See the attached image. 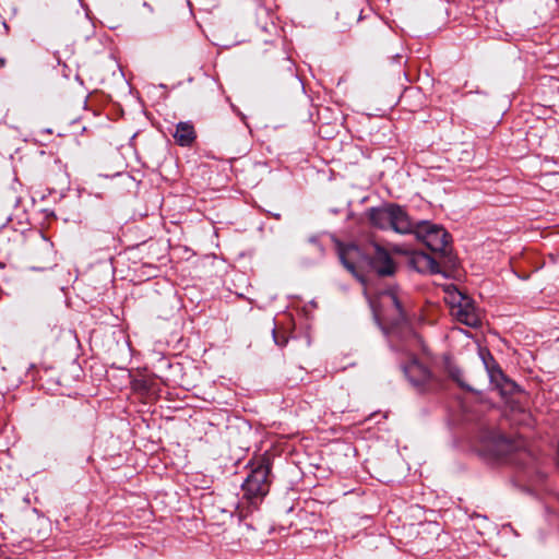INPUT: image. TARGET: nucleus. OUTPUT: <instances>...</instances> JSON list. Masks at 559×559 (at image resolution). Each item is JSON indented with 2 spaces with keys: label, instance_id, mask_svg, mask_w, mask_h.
<instances>
[{
  "label": "nucleus",
  "instance_id": "6e6552de",
  "mask_svg": "<svg viewBox=\"0 0 559 559\" xmlns=\"http://www.w3.org/2000/svg\"><path fill=\"white\" fill-rule=\"evenodd\" d=\"M405 373L408 378L419 384L429 379L430 372L423 364L417 361L416 359L412 360L405 368Z\"/></svg>",
  "mask_w": 559,
  "mask_h": 559
},
{
  "label": "nucleus",
  "instance_id": "f257e3e1",
  "mask_svg": "<svg viewBox=\"0 0 559 559\" xmlns=\"http://www.w3.org/2000/svg\"><path fill=\"white\" fill-rule=\"evenodd\" d=\"M409 233L414 234L432 252L441 257L450 253L451 237L441 225L428 221L412 222V230Z\"/></svg>",
  "mask_w": 559,
  "mask_h": 559
},
{
  "label": "nucleus",
  "instance_id": "f03ea898",
  "mask_svg": "<svg viewBox=\"0 0 559 559\" xmlns=\"http://www.w3.org/2000/svg\"><path fill=\"white\" fill-rule=\"evenodd\" d=\"M370 306L378 321L385 324H399L405 318L401 299L394 290L381 292L370 298Z\"/></svg>",
  "mask_w": 559,
  "mask_h": 559
},
{
  "label": "nucleus",
  "instance_id": "9b49d317",
  "mask_svg": "<svg viewBox=\"0 0 559 559\" xmlns=\"http://www.w3.org/2000/svg\"><path fill=\"white\" fill-rule=\"evenodd\" d=\"M360 258V250L358 247L350 245L345 248L340 249V259L344 266L350 271L352 273L355 272V262L357 259Z\"/></svg>",
  "mask_w": 559,
  "mask_h": 559
},
{
  "label": "nucleus",
  "instance_id": "0eeeda50",
  "mask_svg": "<svg viewBox=\"0 0 559 559\" xmlns=\"http://www.w3.org/2000/svg\"><path fill=\"white\" fill-rule=\"evenodd\" d=\"M451 314L459 322L467 326L476 328L480 324V318L476 312L474 305L469 298L465 300L463 304H461V307L456 308L455 310H452Z\"/></svg>",
  "mask_w": 559,
  "mask_h": 559
},
{
  "label": "nucleus",
  "instance_id": "f8f14e48",
  "mask_svg": "<svg viewBox=\"0 0 559 559\" xmlns=\"http://www.w3.org/2000/svg\"><path fill=\"white\" fill-rule=\"evenodd\" d=\"M467 299L468 297L464 295L462 292H460L456 287H447L444 300L450 306L451 311L461 307V304H463Z\"/></svg>",
  "mask_w": 559,
  "mask_h": 559
},
{
  "label": "nucleus",
  "instance_id": "7ed1b4c3",
  "mask_svg": "<svg viewBox=\"0 0 559 559\" xmlns=\"http://www.w3.org/2000/svg\"><path fill=\"white\" fill-rule=\"evenodd\" d=\"M371 223L379 228H392L396 233L407 234L412 230V221L399 205L372 209L369 214Z\"/></svg>",
  "mask_w": 559,
  "mask_h": 559
},
{
  "label": "nucleus",
  "instance_id": "1a4fd4ad",
  "mask_svg": "<svg viewBox=\"0 0 559 559\" xmlns=\"http://www.w3.org/2000/svg\"><path fill=\"white\" fill-rule=\"evenodd\" d=\"M174 138L181 146L190 145L195 139L193 126L189 122H179L176 127Z\"/></svg>",
  "mask_w": 559,
  "mask_h": 559
},
{
  "label": "nucleus",
  "instance_id": "39448f33",
  "mask_svg": "<svg viewBox=\"0 0 559 559\" xmlns=\"http://www.w3.org/2000/svg\"><path fill=\"white\" fill-rule=\"evenodd\" d=\"M479 354L488 371L491 382L496 384L501 395H511L516 392L519 389L518 385L512 380L507 379L499 368L489 364V360L492 361L490 354L485 349H480Z\"/></svg>",
  "mask_w": 559,
  "mask_h": 559
},
{
  "label": "nucleus",
  "instance_id": "ddd939ff",
  "mask_svg": "<svg viewBox=\"0 0 559 559\" xmlns=\"http://www.w3.org/2000/svg\"><path fill=\"white\" fill-rule=\"evenodd\" d=\"M449 373H450L451 378H452L453 380H455V381H456L461 386H463V388H467V389H471V388H469V386H467V385L463 382V380L461 379V376H462V374H461V371H460L457 368H450V369H449Z\"/></svg>",
  "mask_w": 559,
  "mask_h": 559
},
{
  "label": "nucleus",
  "instance_id": "20e7f679",
  "mask_svg": "<svg viewBox=\"0 0 559 559\" xmlns=\"http://www.w3.org/2000/svg\"><path fill=\"white\" fill-rule=\"evenodd\" d=\"M269 474L270 465L265 460H263L247 477L243 484L246 495L250 498L265 496L269 491Z\"/></svg>",
  "mask_w": 559,
  "mask_h": 559
},
{
  "label": "nucleus",
  "instance_id": "423d86ee",
  "mask_svg": "<svg viewBox=\"0 0 559 559\" xmlns=\"http://www.w3.org/2000/svg\"><path fill=\"white\" fill-rule=\"evenodd\" d=\"M369 254H372L369 265L378 275L388 276L394 273L395 264L389 252L380 245L373 243Z\"/></svg>",
  "mask_w": 559,
  "mask_h": 559
},
{
  "label": "nucleus",
  "instance_id": "9d476101",
  "mask_svg": "<svg viewBox=\"0 0 559 559\" xmlns=\"http://www.w3.org/2000/svg\"><path fill=\"white\" fill-rule=\"evenodd\" d=\"M412 263L420 272L436 273L439 271L436 260L425 252H416L412 258Z\"/></svg>",
  "mask_w": 559,
  "mask_h": 559
},
{
  "label": "nucleus",
  "instance_id": "4468645a",
  "mask_svg": "<svg viewBox=\"0 0 559 559\" xmlns=\"http://www.w3.org/2000/svg\"><path fill=\"white\" fill-rule=\"evenodd\" d=\"M5 64V59L4 58H0V68L4 67Z\"/></svg>",
  "mask_w": 559,
  "mask_h": 559
}]
</instances>
